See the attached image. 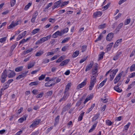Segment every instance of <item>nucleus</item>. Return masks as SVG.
<instances>
[{
  "instance_id": "34",
  "label": "nucleus",
  "mask_w": 135,
  "mask_h": 135,
  "mask_svg": "<svg viewBox=\"0 0 135 135\" xmlns=\"http://www.w3.org/2000/svg\"><path fill=\"white\" fill-rule=\"evenodd\" d=\"M84 113V112H83L80 114V115L78 117V120L79 121H80L82 120L83 119V117Z\"/></svg>"
},
{
  "instance_id": "47",
  "label": "nucleus",
  "mask_w": 135,
  "mask_h": 135,
  "mask_svg": "<svg viewBox=\"0 0 135 135\" xmlns=\"http://www.w3.org/2000/svg\"><path fill=\"white\" fill-rule=\"evenodd\" d=\"M52 91H49L47 92L46 93V95L47 96V97H49L51 96V95L52 94Z\"/></svg>"
},
{
  "instance_id": "12",
  "label": "nucleus",
  "mask_w": 135,
  "mask_h": 135,
  "mask_svg": "<svg viewBox=\"0 0 135 135\" xmlns=\"http://www.w3.org/2000/svg\"><path fill=\"white\" fill-rule=\"evenodd\" d=\"M71 107V104L68 103L62 109V112H65L68 109H69Z\"/></svg>"
},
{
  "instance_id": "14",
  "label": "nucleus",
  "mask_w": 135,
  "mask_h": 135,
  "mask_svg": "<svg viewBox=\"0 0 135 135\" xmlns=\"http://www.w3.org/2000/svg\"><path fill=\"white\" fill-rule=\"evenodd\" d=\"M114 89V90L118 93H120L122 91V89L119 87V86L118 85L115 86Z\"/></svg>"
},
{
  "instance_id": "28",
  "label": "nucleus",
  "mask_w": 135,
  "mask_h": 135,
  "mask_svg": "<svg viewBox=\"0 0 135 135\" xmlns=\"http://www.w3.org/2000/svg\"><path fill=\"white\" fill-rule=\"evenodd\" d=\"M32 3L30 2H29L28 3L26 6H25L24 9L25 10H27L31 6Z\"/></svg>"
},
{
  "instance_id": "31",
  "label": "nucleus",
  "mask_w": 135,
  "mask_h": 135,
  "mask_svg": "<svg viewBox=\"0 0 135 135\" xmlns=\"http://www.w3.org/2000/svg\"><path fill=\"white\" fill-rule=\"evenodd\" d=\"M26 119V116H25L23 117H21L18 120L19 122L20 123H22L23 122L24 120H25Z\"/></svg>"
},
{
  "instance_id": "38",
  "label": "nucleus",
  "mask_w": 135,
  "mask_h": 135,
  "mask_svg": "<svg viewBox=\"0 0 135 135\" xmlns=\"http://www.w3.org/2000/svg\"><path fill=\"white\" fill-rule=\"evenodd\" d=\"M50 61L49 59L45 58L43 60L42 63L44 64H45L48 63Z\"/></svg>"
},
{
  "instance_id": "51",
  "label": "nucleus",
  "mask_w": 135,
  "mask_h": 135,
  "mask_svg": "<svg viewBox=\"0 0 135 135\" xmlns=\"http://www.w3.org/2000/svg\"><path fill=\"white\" fill-rule=\"evenodd\" d=\"M53 128V127L52 126L51 127L48 128L46 131V133H48L49 132H50L52 129Z\"/></svg>"
},
{
  "instance_id": "29",
  "label": "nucleus",
  "mask_w": 135,
  "mask_h": 135,
  "mask_svg": "<svg viewBox=\"0 0 135 135\" xmlns=\"http://www.w3.org/2000/svg\"><path fill=\"white\" fill-rule=\"evenodd\" d=\"M99 115V114H95L92 118V121L93 122L96 120L98 118Z\"/></svg>"
},
{
  "instance_id": "57",
  "label": "nucleus",
  "mask_w": 135,
  "mask_h": 135,
  "mask_svg": "<svg viewBox=\"0 0 135 135\" xmlns=\"http://www.w3.org/2000/svg\"><path fill=\"white\" fill-rule=\"evenodd\" d=\"M61 31H62L63 33H67L68 31V27H66L63 30H62Z\"/></svg>"
},
{
  "instance_id": "41",
  "label": "nucleus",
  "mask_w": 135,
  "mask_h": 135,
  "mask_svg": "<svg viewBox=\"0 0 135 135\" xmlns=\"http://www.w3.org/2000/svg\"><path fill=\"white\" fill-rule=\"evenodd\" d=\"M106 124L109 126H110L112 124V123L109 120H107L106 121Z\"/></svg>"
},
{
  "instance_id": "22",
  "label": "nucleus",
  "mask_w": 135,
  "mask_h": 135,
  "mask_svg": "<svg viewBox=\"0 0 135 135\" xmlns=\"http://www.w3.org/2000/svg\"><path fill=\"white\" fill-rule=\"evenodd\" d=\"M79 54V51L78 50L76 51L75 52H74L73 55V57H76Z\"/></svg>"
},
{
  "instance_id": "18",
  "label": "nucleus",
  "mask_w": 135,
  "mask_h": 135,
  "mask_svg": "<svg viewBox=\"0 0 135 135\" xmlns=\"http://www.w3.org/2000/svg\"><path fill=\"white\" fill-rule=\"evenodd\" d=\"M33 50V49L32 48H30L28 49H26L24 52L23 53L24 55H25L29 52H31Z\"/></svg>"
},
{
  "instance_id": "25",
  "label": "nucleus",
  "mask_w": 135,
  "mask_h": 135,
  "mask_svg": "<svg viewBox=\"0 0 135 135\" xmlns=\"http://www.w3.org/2000/svg\"><path fill=\"white\" fill-rule=\"evenodd\" d=\"M113 44V43L112 42L110 43L107 46V49L109 51L110 50V49L112 47Z\"/></svg>"
},
{
  "instance_id": "40",
  "label": "nucleus",
  "mask_w": 135,
  "mask_h": 135,
  "mask_svg": "<svg viewBox=\"0 0 135 135\" xmlns=\"http://www.w3.org/2000/svg\"><path fill=\"white\" fill-rule=\"evenodd\" d=\"M103 36L101 34L97 38V39L95 40V42H96L100 40H101V38H102Z\"/></svg>"
},
{
  "instance_id": "50",
  "label": "nucleus",
  "mask_w": 135,
  "mask_h": 135,
  "mask_svg": "<svg viewBox=\"0 0 135 135\" xmlns=\"http://www.w3.org/2000/svg\"><path fill=\"white\" fill-rule=\"evenodd\" d=\"M70 85H66L65 90V92H67L69 90V88L70 87Z\"/></svg>"
},
{
  "instance_id": "37",
  "label": "nucleus",
  "mask_w": 135,
  "mask_h": 135,
  "mask_svg": "<svg viewBox=\"0 0 135 135\" xmlns=\"http://www.w3.org/2000/svg\"><path fill=\"white\" fill-rule=\"evenodd\" d=\"M23 68L22 66L18 67L16 68L15 69V71L16 72H18L22 70Z\"/></svg>"
},
{
  "instance_id": "2",
  "label": "nucleus",
  "mask_w": 135,
  "mask_h": 135,
  "mask_svg": "<svg viewBox=\"0 0 135 135\" xmlns=\"http://www.w3.org/2000/svg\"><path fill=\"white\" fill-rule=\"evenodd\" d=\"M4 71H5L7 76L9 78H12L14 76L16 75L14 71L10 70L7 71L6 70H5Z\"/></svg>"
},
{
  "instance_id": "64",
  "label": "nucleus",
  "mask_w": 135,
  "mask_h": 135,
  "mask_svg": "<svg viewBox=\"0 0 135 135\" xmlns=\"http://www.w3.org/2000/svg\"><path fill=\"white\" fill-rule=\"evenodd\" d=\"M87 57L84 58L82 59L80 61L79 63H82L85 61Z\"/></svg>"
},
{
  "instance_id": "9",
  "label": "nucleus",
  "mask_w": 135,
  "mask_h": 135,
  "mask_svg": "<svg viewBox=\"0 0 135 135\" xmlns=\"http://www.w3.org/2000/svg\"><path fill=\"white\" fill-rule=\"evenodd\" d=\"M113 35L114 34L113 33H109L107 36V40L108 41H111L113 37Z\"/></svg>"
},
{
  "instance_id": "35",
  "label": "nucleus",
  "mask_w": 135,
  "mask_h": 135,
  "mask_svg": "<svg viewBox=\"0 0 135 135\" xmlns=\"http://www.w3.org/2000/svg\"><path fill=\"white\" fill-rule=\"evenodd\" d=\"M130 70L131 71L135 70V64L132 65L130 67Z\"/></svg>"
},
{
  "instance_id": "36",
  "label": "nucleus",
  "mask_w": 135,
  "mask_h": 135,
  "mask_svg": "<svg viewBox=\"0 0 135 135\" xmlns=\"http://www.w3.org/2000/svg\"><path fill=\"white\" fill-rule=\"evenodd\" d=\"M46 75L42 74L41 76L39 77L38 79L39 80H43L45 77Z\"/></svg>"
},
{
  "instance_id": "39",
  "label": "nucleus",
  "mask_w": 135,
  "mask_h": 135,
  "mask_svg": "<svg viewBox=\"0 0 135 135\" xmlns=\"http://www.w3.org/2000/svg\"><path fill=\"white\" fill-rule=\"evenodd\" d=\"M70 39L69 37H67L65 38L62 41L61 43H65L68 41Z\"/></svg>"
},
{
  "instance_id": "60",
  "label": "nucleus",
  "mask_w": 135,
  "mask_h": 135,
  "mask_svg": "<svg viewBox=\"0 0 135 135\" xmlns=\"http://www.w3.org/2000/svg\"><path fill=\"white\" fill-rule=\"evenodd\" d=\"M135 55V49H134L132 52H131V54L130 55V57H131Z\"/></svg>"
},
{
  "instance_id": "63",
  "label": "nucleus",
  "mask_w": 135,
  "mask_h": 135,
  "mask_svg": "<svg viewBox=\"0 0 135 135\" xmlns=\"http://www.w3.org/2000/svg\"><path fill=\"white\" fill-rule=\"evenodd\" d=\"M23 108L22 107H21L20 109L18 110V112L17 113V114H20L21 112L23 110Z\"/></svg>"
},
{
  "instance_id": "23",
  "label": "nucleus",
  "mask_w": 135,
  "mask_h": 135,
  "mask_svg": "<svg viewBox=\"0 0 135 135\" xmlns=\"http://www.w3.org/2000/svg\"><path fill=\"white\" fill-rule=\"evenodd\" d=\"M59 116L58 115L55 119V122L54 123V126L56 125L59 123Z\"/></svg>"
},
{
  "instance_id": "13",
  "label": "nucleus",
  "mask_w": 135,
  "mask_h": 135,
  "mask_svg": "<svg viewBox=\"0 0 135 135\" xmlns=\"http://www.w3.org/2000/svg\"><path fill=\"white\" fill-rule=\"evenodd\" d=\"M93 62H91L90 64H88L86 67L85 71L86 72L89 70L92 67L93 65Z\"/></svg>"
},
{
  "instance_id": "20",
  "label": "nucleus",
  "mask_w": 135,
  "mask_h": 135,
  "mask_svg": "<svg viewBox=\"0 0 135 135\" xmlns=\"http://www.w3.org/2000/svg\"><path fill=\"white\" fill-rule=\"evenodd\" d=\"M97 81L96 78H91L90 81V84H94Z\"/></svg>"
},
{
  "instance_id": "15",
  "label": "nucleus",
  "mask_w": 135,
  "mask_h": 135,
  "mask_svg": "<svg viewBox=\"0 0 135 135\" xmlns=\"http://www.w3.org/2000/svg\"><path fill=\"white\" fill-rule=\"evenodd\" d=\"M35 64V62L34 61H30L28 64L27 68L30 69Z\"/></svg>"
},
{
  "instance_id": "30",
  "label": "nucleus",
  "mask_w": 135,
  "mask_h": 135,
  "mask_svg": "<svg viewBox=\"0 0 135 135\" xmlns=\"http://www.w3.org/2000/svg\"><path fill=\"white\" fill-rule=\"evenodd\" d=\"M59 33L60 31H57L53 34L52 36L54 38H56L59 35V34H60Z\"/></svg>"
},
{
  "instance_id": "4",
  "label": "nucleus",
  "mask_w": 135,
  "mask_h": 135,
  "mask_svg": "<svg viewBox=\"0 0 135 135\" xmlns=\"http://www.w3.org/2000/svg\"><path fill=\"white\" fill-rule=\"evenodd\" d=\"M118 69H116L111 71L110 72V80H112L115 76L116 73L118 71Z\"/></svg>"
},
{
  "instance_id": "27",
  "label": "nucleus",
  "mask_w": 135,
  "mask_h": 135,
  "mask_svg": "<svg viewBox=\"0 0 135 135\" xmlns=\"http://www.w3.org/2000/svg\"><path fill=\"white\" fill-rule=\"evenodd\" d=\"M44 53V51L42 50H40L37 52L35 54V56H41Z\"/></svg>"
},
{
  "instance_id": "11",
  "label": "nucleus",
  "mask_w": 135,
  "mask_h": 135,
  "mask_svg": "<svg viewBox=\"0 0 135 135\" xmlns=\"http://www.w3.org/2000/svg\"><path fill=\"white\" fill-rule=\"evenodd\" d=\"M123 25V23H120L114 31V33H117L119 31H120V30L121 28Z\"/></svg>"
},
{
  "instance_id": "21",
  "label": "nucleus",
  "mask_w": 135,
  "mask_h": 135,
  "mask_svg": "<svg viewBox=\"0 0 135 135\" xmlns=\"http://www.w3.org/2000/svg\"><path fill=\"white\" fill-rule=\"evenodd\" d=\"M68 97L67 94L65 93L63 97L59 100V102H61L63 100L65 101L67 99Z\"/></svg>"
},
{
  "instance_id": "54",
  "label": "nucleus",
  "mask_w": 135,
  "mask_h": 135,
  "mask_svg": "<svg viewBox=\"0 0 135 135\" xmlns=\"http://www.w3.org/2000/svg\"><path fill=\"white\" fill-rule=\"evenodd\" d=\"M92 75L91 76V78H96L98 75V73H92Z\"/></svg>"
},
{
  "instance_id": "58",
  "label": "nucleus",
  "mask_w": 135,
  "mask_h": 135,
  "mask_svg": "<svg viewBox=\"0 0 135 135\" xmlns=\"http://www.w3.org/2000/svg\"><path fill=\"white\" fill-rule=\"evenodd\" d=\"M68 47V46H64L62 48L61 51H65L67 49Z\"/></svg>"
},
{
  "instance_id": "62",
  "label": "nucleus",
  "mask_w": 135,
  "mask_h": 135,
  "mask_svg": "<svg viewBox=\"0 0 135 135\" xmlns=\"http://www.w3.org/2000/svg\"><path fill=\"white\" fill-rule=\"evenodd\" d=\"M93 96V95L92 94H91L89 95H88L86 98H88L89 99V100H90V99H92Z\"/></svg>"
},
{
  "instance_id": "10",
  "label": "nucleus",
  "mask_w": 135,
  "mask_h": 135,
  "mask_svg": "<svg viewBox=\"0 0 135 135\" xmlns=\"http://www.w3.org/2000/svg\"><path fill=\"white\" fill-rule=\"evenodd\" d=\"M98 65L97 63H95L94 64L93 68L92 70V73H98Z\"/></svg>"
},
{
  "instance_id": "59",
  "label": "nucleus",
  "mask_w": 135,
  "mask_h": 135,
  "mask_svg": "<svg viewBox=\"0 0 135 135\" xmlns=\"http://www.w3.org/2000/svg\"><path fill=\"white\" fill-rule=\"evenodd\" d=\"M52 2H51L49 3L48 5H47V6L46 7L45 9H47L49 7H51L52 5Z\"/></svg>"
},
{
  "instance_id": "49",
  "label": "nucleus",
  "mask_w": 135,
  "mask_h": 135,
  "mask_svg": "<svg viewBox=\"0 0 135 135\" xmlns=\"http://www.w3.org/2000/svg\"><path fill=\"white\" fill-rule=\"evenodd\" d=\"M119 54H117L115 55L114 56L113 59L114 60H117L119 57Z\"/></svg>"
},
{
  "instance_id": "6",
  "label": "nucleus",
  "mask_w": 135,
  "mask_h": 135,
  "mask_svg": "<svg viewBox=\"0 0 135 135\" xmlns=\"http://www.w3.org/2000/svg\"><path fill=\"white\" fill-rule=\"evenodd\" d=\"M123 74V72H122L119 73L118 75L116 77L115 79H114V84H116L117 82H118L120 79L122 75Z\"/></svg>"
},
{
  "instance_id": "32",
  "label": "nucleus",
  "mask_w": 135,
  "mask_h": 135,
  "mask_svg": "<svg viewBox=\"0 0 135 135\" xmlns=\"http://www.w3.org/2000/svg\"><path fill=\"white\" fill-rule=\"evenodd\" d=\"M131 22V19L128 18L124 22V25H127L129 24Z\"/></svg>"
},
{
  "instance_id": "46",
  "label": "nucleus",
  "mask_w": 135,
  "mask_h": 135,
  "mask_svg": "<svg viewBox=\"0 0 135 135\" xmlns=\"http://www.w3.org/2000/svg\"><path fill=\"white\" fill-rule=\"evenodd\" d=\"M11 6H13L16 3V0H11Z\"/></svg>"
},
{
  "instance_id": "26",
  "label": "nucleus",
  "mask_w": 135,
  "mask_h": 135,
  "mask_svg": "<svg viewBox=\"0 0 135 135\" xmlns=\"http://www.w3.org/2000/svg\"><path fill=\"white\" fill-rule=\"evenodd\" d=\"M104 54V52H100L99 55V60H100L102 59L103 58V56Z\"/></svg>"
},
{
  "instance_id": "44",
  "label": "nucleus",
  "mask_w": 135,
  "mask_h": 135,
  "mask_svg": "<svg viewBox=\"0 0 135 135\" xmlns=\"http://www.w3.org/2000/svg\"><path fill=\"white\" fill-rule=\"evenodd\" d=\"M62 0H59V1L55 2L54 3L55 4H56L57 6L58 7L60 5V3H61Z\"/></svg>"
},
{
  "instance_id": "5",
  "label": "nucleus",
  "mask_w": 135,
  "mask_h": 135,
  "mask_svg": "<svg viewBox=\"0 0 135 135\" xmlns=\"http://www.w3.org/2000/svg\"><path fill=\"white\" fill-rule=\"evenodd\" d=\"M7 76L5 71H3L2 73L1 78V81L2 83H3L6 80V79Z\"/></svg>"
},
{
  "instance_id": "1",
  "label": "nucleus",
  "mask_w": 135,
  "mask_h": 135,
  "mask_svg": "<svg viewBox=\"0 0 135 135\" xmlns=\"http://www.w3.org/2000/svg\"><path fill=\"white\" fill-rule=\"evenodd\" d=\"M51 37V35L47 36L46 37H43L40 40H37L35 43L36 45H39L41 44L45 41H47L48 39H50Z\"/></svg>"
},
{
  "instance_id": "17",
  "label": "nucleus",
  "mask_w": 135,
  "mask_h": 135,
  "mask_svg": "<svg viewBox=\"0 0 135 135\" xmlns=\"http://www.w3.org/2000/svg\"><path fill=\"white\" fill-rule=\"evenodd\" d=\"M51 80H52V81H54L55 83L56 84L60 82L61 80V79L58 78H55L51 79Z\"/></svg>"
},
{
  "instance_id": "7",
  "label": "nucleus",
  "mask_w": 135,
  "mask_h": 135,
  "mask_svg": "<svg viewBox=\"0 0 135 135\" xmlns=\"http://www.w3.org/2000/svg\"><path fill=\"white\" fill-rule=\"evenodd\" d=\"M19 22V21H17L15 22L13 21L12 22L10 25L8 27V29H11L16 26L19 24L18 22Z\"/></svg>"
},
{
  "instance_id": "61",
  "label": "nucleus",
  "mask_w": 135,
  "mask_h": 135,
  "mask_svg": "<svg viewBox=\"0 0 135 135\" xmlns=\"http://www.w3.org/2000/svg\"><path fill=\"white\" fill-rule=\"evenodd\" d=\"M8 87V85H5L3 86V87L1 89V90H4Z\"/></svg>"
},
{
  "instance_id": "33",
  "label": "nucleus",
  "mask_w": 135,
  "mask_h": 135,
  "mask_svg": "<svg viewBox=\"0 0 135 135\" xmlns=\"http://www.w3.org/2000/svg\"><path fill=\"white\" fill-rule=\"evenodd\" d=\"M40 30L39 28H36L33 30L32 32V33L33 35H34L38 32Z\"/></svg>"
},
{
  "instance_id": "8",
  "label": "nucleus",
  "mask_w": 135,
  "mask_h": 135,
  "mask_svg": "<svg viewBox=\"0 0 135 135\" xmlns=\"http://www.w3.org/2000/svg\"><path fill=\"white\" fill-rule=\"evenodd\" d=\"M38 15V12L37 11H35L32 15V18L31 19V21L32 23H34L35 22V19Z\"/></svg>"
},
{
  "instance_id": "45",
  "label": "nucleus",
  "mask_w": 135,
  "mask_h": 135,
  "mask_svg": "<svg viewBox=\"0 0 135 135\" xmlns=\"http://www.w3.org/2000/svg\"><path fill=\"white\" fill-rule=\"evenodd\" d=\"M122 116L116 117L115 119V120L117 121H119L122 119Z\"/></svg>"
},
{
  "instance_id": "3",
  "label": "nucleus",
  "mask_w": 135,
  "mask_h": 135,
  "mask_svg": "<svg viewBox=\"0 0 135 135\" xmlns=\"http://www.w3.org/2000/svg\"><path fill=\"white\" fill-rule=\"evenodd\" d=\"M41 121V120L40 119H35L33 121L32 124L30 126V128H31L35 127L39 124Z\"/></svg>"
},
{
  "instance_id": "19",
  "label": "nucleus",
  "mask_w": 135,
  "mask_h": 135,
  "mask_svg": "<svg viewBox=\"0 0 135 135\" xmlns=\"http://www.w3.org/2000/svg\"><path fill=\"white\" fill-rule=\"evenodd\" d=\"M65 59V56L62 55L60 56L56 61V63H59L61 62Z\"/></svg>"
},
{
  "instance_id": "43",
  "label": "nucleus",
  "mask_w": 135,
  "mask_h": 135,
  "mask_svg": "<svg viewBox=\"0 0 135 135\" xmlns=\"http://www.w3.org/2000/svg\"><path fill=\"white\" fill-rule=\"evenodd\" d=\"M105 25L106 24L105 23L99 26L98 28L99 29H102L104 28L105 27Z\"/></svg>"
},
{
  "instance_id": "42",
  "label": "nucleus",
  "mask_w": 135,
  "mask_h": 135,
  "mask_svg": "<svg viewBox=\"0 0 135 135\" xmlns=\"http://www.w3.org/2000/svg\"><path fill=\"white\" fill-rule=\"evenodd\" d=\"M6 39L7 37H4L1 38L0 39V42L2 43L5 41H6Z\"/></svg>"
},
{
  "instance_id": "53",
  "label": "nucleus",
  "mask_w": 135,
  "mask_h": 135,
  "mask_svg": "<svg viewBox=\"0 0 135 135\" xmlns=\"http://www.w3.org/2000/svg\"><path fill=\"white\" fill-rule=\"evenodd\" d=\"M17 45V44H15L13 45L11 47V50L13 51L14 49L15 48L16 46Z\"/></svg>"
},
{
  "instance_id": "48",
  "label": "nucleus",
  "mask_w": 135,
  "mask_h": 135,
  "mask_svg": "<svg viewBox=\"0 0 135 135\" xmlns=\"http://www.w3.org/2000/svg\"><path fill=\"white\" fill-rule=\"evenodd\" d=\"M44 93L42 92L36 96V97L37 98H41L43 95Z\"/></svg>"
},
{
  "instance_id": "24",
  "label": "nucleus",
  "mask_w": 135,
  "mask_h": 135,
  "mask_svg": "<svg viewBox=\"0 0 135 135\" xmlns=\"http://www.w3.org/2000/svg\"><path fill=\"white\" fill-rule=\"evenodd\" d=\"M130 124L131 123L130 122L128 123L127 124H126L124 126L123 130L127 131V129L129 128V126H130Z\"/></svg>"
},
{
  "instance_id": "52",
  "label": "nucleus",
  "mask_w": 135,
  "mask_h": 135,
  "mask_svg": "<svg viewBox=\"0 0 135 135\" xmlns=\"http://www.w3.org/2000/svg\"><path fill=\"white\" fill-rule=\"evenodd\" d=\"M86 46L85 45H83L82 46L81 51L82 52H84L86 49Z\"/></svg>"
},
{
  "instance_id": "56",
  "label": "nucleus",
  "mask_w": 135,
  "mask_h": 135,
  "mask_svg": "<svg viewBox=\"0 0 135 135\" xmlns=\"http://www.w3.org/2000/svg\"><path fill=\"white\" fill-rule=\"evenodd\" d=\"M109 4H108L107 5L104 6L103 8V10L104 11L107 9L109 6Z\"/></svg>"
},
{
  "instance_id": "16",
  "label": "nucleus",
  "mask_w": 135,
  "mask_h": 135,
  "mask_svg": "<svg viewBox=\"0 0 135 135\" xmlns=\"http://www.w3.org/2000/svg\"><path fill=\"white\" fill-rule=\"evenodd\" d=\"M102 12H101L98 11L94 13L93 15V16L94 18H96L98 17H100L102 15Z\"/></svg>"
},
{
  "instance_id": "55",
  "label": "nucleus",
  "mask_w": 135,
  "mask_h": 135,
  "mask_svg": "<svg viewBox=\"0 0 135 135\" xmlns=\"http://www.w3.org/2000/svg\"><path fill=\"white\" fill-rule=\"evenodd\" d=\"M65 11L64 9L60 10L57 12V13L59 14H61L64 13Z\"/></svg>"
}]
</instances>
